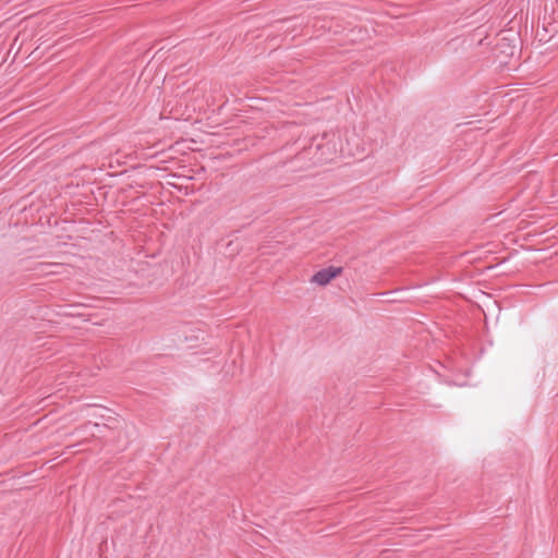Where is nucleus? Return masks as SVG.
Here are the masks:
<instances>
[{
    "mask_svg": "<svg viewBox=\"0 0 558 558\" xmlns=\"http://www.w3.org/2000/svg\"><path fill=\"white\" fill-rule=\"evenodd\" d=\"M201 96L199 89L187 90L186 94H183L179 101H177V120L182 119L184 121L192 120L193 113L196 110H201L203 108L202 104L196 102V99Z\"/></svg>",
    "mask_w": 558,
    "mask_h": 558,
    "instance_id": "f257e3e1",
    "label": "nucleus"
},
{
    "mask_svg": "<svg viewBox=\"0 0 558 558\" xmlns=\"http://www.w3.org/2000/svg\"><path fill=\"white\" fill-rule=\"evenodd\" d=\"M177 340H179L182 351L196 349L204 340V332L185 324L177 330Z\"/></svg>",
    "mask_w": 558,
    "mask_h": 558,
    "instance_id": "f03ea898",
    "label": "nucleus"
},
{
    "mask_svg": "<svg viewBox=\"0 0 558 558\" xmlns=\"http://www.w3.org/2000/svg\"><path fill=\"white\" fill-rule=\"evenodd\" d=\"M177 180H181L182 182H177L175 189L177 192L182 193L184 195H189L194 191L193 186L189 185L191 178L186 177L184 173L177 171Z\"/></svg>",
    "mask_w": 558,
    "mask_h": 558,
    "instance_id": "20e7f679",
    "label": "nucleus"
},
{
    "mask_svg": "<svg viewBox=\"0 0 558 558\" xmlns=\"http://www.w3.org/2000/svg\"><path fill=\"white\" fill-rule=\"evenodd\" d=\"M342 267H327L318 270L311 279L312 282L318 286H326L337 276L342 272Z\"/></svg>",
    "mask_w": 558,
    "mask_h": 558,
    "instance_id": "7ed1b4c3",
    "label": "nucleus"
}]
</instances>
